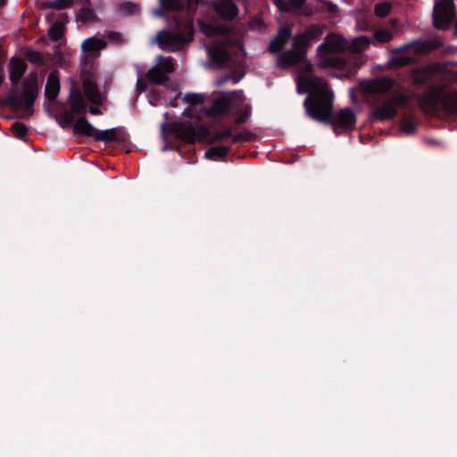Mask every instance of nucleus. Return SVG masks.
I'll use <instances>...</instances> for the list:
<instances>
[{"label":"nucleus","mask_w":457,"mask_h":457,"mask_svg":"<svg viewBox=\"0 0 457 457\" xmlns=\"http://www.w3.org/2000/svg\"><path fill=\"white\" fill-rule=\"evenodd\" d=\"M322 34L320 26L310 27L305 33L294 37L293 49L284 53L278 58V65L286 69L293 65H301L303 74L296 79L297 92L308 93L304 101L307 114L319 121H328L332 111V94L325 81L311 74V64L305 60L304 47L312 40Z\"/></svg>","instance_id":"obj_1"},{"label":"nucleus","mask_w":457,"mask_h":457,"mask_svg":"<svg viewBox=\"0 0 457 457\" xmlns=\"http://www.w3.org/2000/svg\"><path fill=\"white\" fill-rule=\"evenodd\" d=\"M37 95V83L34 76H29L24 82L23 93L21 96H9L4 104L15 111L23 112V116L32 114V105Z\"/></svg>","instance_id":"obj_2"},{"label":"nucleus","mask_w":457,"mask_h":457,"mask_svg":"<svg viewBox=\"0 0 457 457\" xmlns=\"http://www.w3.org/2000/svg\"><path fill=\"white\" fill-rule=\"evenodd\" d=\"M420 104L429 111L457 112V91L453 89L431 91L423 97Z\"/></svg>","instance_id":"obj_3"},{"label":"nucleus","mask_w":457,"mask_h":457,"mask_svg":"<svg viewBox=\"0 0 457 457\" xmlns=\"http://www.w3.org/2000/svg\"><path fill=\"white\" fill-rule=\"evenodd\" d=\"M349 49V43L342 37L337 35H329L326 40L318 47V54L320 57L324 56L323 60L320 61L321 67L333 66L341 67L345 64V61L339 57L326 56L331 53L341 52Z\"/></svg>","instance_id":"obj_4"},{"label":"nucleus","mask_w":457,"mask_h":457,"mask_svg":"<svg viewBox=\"0 0 457 457\" xmlns=\"http://www.w3.org/2000/svg\"><path fill=\"white\" fill-rule=\"evenodd\" d=\"M191 40V35L188 32L186 36H180L178 33L162 30L153 39L159 47L167 52H176L180 50L187 42Z\"/></svg>","instance_id":"obj_5"},{"label":"nucleus","mask_w":457,"mask_h":457,"mask_svg":"<svg viewBox=\"0 0 457 457\" xmlns=\"http://www.w3.org/2000/svg\"><path fill=\"white\" fill-rule=\"evenodd\" d=\"M174 70L171 57L158 55L154 66L146 72V78L154 84H162L168 80V75L172 73Z\"/></svg>","instance_id":"obj_6"},{"label":"nucleus","mask_w":457,"mask_h":457,"mask_svg":"<svg viewBox=\"0 0 457 457\" xmlns=\"http://www.w3.org/2000/svg\"><path fill=\"white\" fill-rule=\"evenodd\" d=\"M407 103V97L403 95H396L384 101L374 108L372 116L378 120H390L396 114L397 109Z\"/></svg>","instance_id":"obj_7"},{"label":"nucleus","mask_w":457,"mask_h":457,"mask_svg":"<svg viewBox=\"0 0 457 457\" xmlns=\"http://www.w3.org/2000/svg\"><path fill=\"white\" fill-rule=\"evenodd\" d=\"M454 14L453 0L436 2L433 10V20L436 28L447 29L453 21Z\"/></svg>","instance_id":"obj_8"},{"label":"nucleus","mask_w":457,"mask_h":457,"mask_svg":"<svg viewBox=\"0 0 457 457\" xmlns=\"http://www.w3.org/2000/svg\"><path fill=\"white\" fill-rule=\"evenodd\" d=\"M244 101V95L241 91H233L219 95L213 103L212 112L214 114H220L228 110V108H237L238 104Z\"/></svg>","instance_id":"obj_9"},{"label":"nucleus","mask_w":457,"mask_h":457,"mask_svg":"<svg viewBox=\"0 0 457 457\" xmlns=\"http://www.w3.org/2000/svg\"><path fill=\"white\" fill-rule=\"evenodd\" d=\"M420 43H411L405 45L395 50L390 58V64L393 66H403L415 59V54L422 50Z\"/></svg>","instance_id":"obj_10"},{"label":"nucleus","mask_w":457,"mask_h":457,"mask_svg":"<svg viewBox=\"0 0 457 457\" xmlns=\"http://www.w3.org/2000/svg\"><path fill=\"white\" fill-rule=\"evenodd\" d=\"M356 117L353 112L349 109L345 108L342 111H340L333 119V125L335 127V129L337 130L338 128L343 129H352L353 128L355 124Z\"/></svg>","instance_id":"obj_11"},{"label":"nucleus","mask_w":457,"mask_h":457,"mask_svg":"<svg viewBox=\"0 0 457 457\" xmlns=\"http://www.w3.org/2000/svg\"><path fill=\"white\" fill-rule=\"evenodd\" d=\"M393 86V81L386 78H380L367 81L362 85L364 91L370 94H380L386 92Z\"/></svg>","instance_id":"obj_12"},{"label":"nucleus","mask_w":457,"mask_h":457,"mask_svg":"<svg viewBox=\"0 0 457 457\" xmlns=\"http://www.w3.org/2000/svg\"><path fill=\"white\" fill-rule=\"evenodd\" d=\"M106 43L104 39L92 37L84 40L81 44L82 52L87 56H96L101 50L105 48Z\"/></svg>","instance_id":"obj_13"},{"label":"nucleus","mask_w":457,"mask_h":457,"mask_svg":"<svg viewBox=\"0 0 457 457\" xmlns=\"http://www.w3.org/2000/svg\"><path fill=\"white\" fill-rule=\"evenodd\" d=\"M216 12L225 20L234 19L238 10L237 5L231 0H220L214 5Z\"/></svg>","instance_id":"obj_14"},{"label":"nucleus","mask_w":457,"mask_h":457,"mask_svg":"<svg viewBox=\"0 0 457 457\" xmlns=\"http://www.w3.org/2000/svg\"><path fill=\"white\" fill-rule=\"evenodd\" d=\"M25 71L26 63L21 57L13 56L11 58L9 63V77L12 83H18Z\"/></svg>","instance_id":"obj_15"},{"label":"nucleus","mask_w":457,"mask_h":457,"mask_svg":"<svg viewBox=\"0 0 457 457\" xmlns=\"http://www.w3.org/2000/svg\"><path fill=\"white\" fill-rule=\"evenodd\" d=\"M84 93L88 101L95 104H101L104 100V96L98 91L95 80L91 78L84 80Z\"/></svg>","instance_id":"obj_16"},{"label":"nucleus","mask_w":457,"mask_h":457,"mask_svg":"<svg viewBox=\"0 0 457 457\" xmlns=\"http://www.w3.org/2000/svg\"><path fill=\"white\" fill-rule=\"evenodd\" d=\"M173 130L178 137L187 142H195L198 137L195 128L189 123L174 124Z\"/></svg>","instance_id":"obj_17"},{"label":"nucleus","mask_w":457,"mask_h":457,"mask_svg":"<svg viewBox=\"0 0 457 457\" xmlns=\"http://www.w3.org/2000/svg\"><path fill=\"white\" fill-rule=\"evenodd\" d=\"M292 35V29L285 26L281 28L277 36L271 40L270 44V50L271 52H277L283 47V46L287 43V41L290 38Z\"/></svg>","instance_id":"obj_18"},{"label":"nucleus","mask_w":457,"mask_h":457,"mask_svg":"<svg viewBox=\"0 0 457 457\" xmlns=\"http://www.w3.org/2000/svg\"><path fill=\"white\" fill-rule=\"evenodd\" d=\"M210 58L216 63L220 64L228 59V50L223 44H219L208 48Z\"/></svg>","instance_id":"obj_19"},{"label":"nucleus","mask_w":457,"mask_h":457,"mask_svg":"<svg viewBox=\"0 0 457 457\" xmlns=\"http://www.w3.org/2000/svg\"><path fill=\"white\" fill-rule=\"evenodd\" d=\"M60 90L59 79L55 73H50L46 86V96L49 99H54Z\"/></svg>","instance_id":"obj_20"},{"label":"nucleus","mask_w":457,"mask_h":457,"mask_svg":"<svg viewBox=\"0 0 457 457\" xmlns=\"http://www.w3.org/2000/svg\"><path fill=\"white\" fill-rule=\"evenodd\" d=\"M76 133L94 137L96 129L85 118L79 119L74 124Z\"/></svg>","instance_id":"obj_21"},{"label":"nucleus","mask_w":457,"mask_h":457,"mask_svg":"<svg viewBox=\"0 0 457 457\" xmlns=\"http://www.w3.org/2000/svg\"><path fill=\"white\" fill-rule=\"evenodd\" d=\"M370 43L371 40L367 37H359L354 38L351 44H349V49L353 53H361L368 48Z\"/></svg>","instance_id":"obj_22"},{"label":"nucleus","mask_w":457,"mask_h":457,"mask_svg":"<svg viewBox=\"0 0 457 457\" xmlns=\"http://www.w3.org/2000/svg\"><path fill=\"white\" fill-rule=\"evenodd\" d=\"M199 25H200L201 31L208 37L223 35L227 31L224 27H217V26L204 23L203 21H199Z\"/></svg>","instance_id":"obj_23"},{"label":"nucleus","mask_w":457,"mask_h":457,"mask_svg":"<svg viewBox=\"0 0 457 457\" xmlns=\"http://www.w3.org/2000/svg\"><path fill=\"white\" fill-rule=\"evenodd\" d=\"M94 138L97 141H104V142L117 140L116 129H105V130H97L96 129Z\"/></svg>","instance_id":"obj_24"},{"label":"nucleus","mask_w":457,"mask_h":457,"mask_svg":"<svg viewBox=\"0 0 457 457\" xmlns=\"http://www.w3.org/2000/svg\"><path fill=\"white\" fill-rule=\"evenodd\" d=\"M228 146H216L205 153V157L213 161L221 160L228 153Z\"/></svg>","instance_id":"obj_25"},{"label":"nucleus","mask_w":457,"mask_h":457,"mask_svg":"<svg viewBox=\"0 0 457 457\" xmlns=\"http://www.w3.org/2000/svg\"><path fill=\"white\" fill-rule=\"evenodd\" d=\"M71 105L75 113H80L85 111V104L81 95L79 92H72L71 95Z\"/></svg>","instance_id":"obj_26"},{"label":"nucleus","mask_w":457,"mask_h":457,"mask_svg":"<svg viewBox=\"0 0 457 457\" xmlns=\"http://www.w3.org/2000/svg\"><path fill=\"white\" fill-rule=\"evenodd\" d=\"M237 110V123H244L250 116L251 114V107L248 104H245V100L238 104V107L236 108Z\"/></svg>","instance_id":"obj_27"},{"label":"nucleus","mask_w":457,"mask_h":457,"mask_svg":"<svg viewBox=\"0 0 457 457\" xmlns=\"http://www.w3.org/2000/svg\"><path fill=\"white\" fill-rule=\"evenodd\" d=\"M72 4L71 0H54L42 3L44 8H55L58 10L66 9Z\"/></svg>","instance_id":"obj_28"},{"label":"nucleus","mask_w":457,"mask_h":457,"mask_svg":"<svg viewBox=\"0 0 457 457\" xmlns=\"http://www.w3.org/2000/svg\"><path fill=\"white\" fill-rule=\"evenodd\" d=\"M160 4L164 10H181L184 8V3L180 0H159Z\"/></svg>","instance_id":"obj_29"},{"label":"nucleus","mask_w":457,"mask_h":457,"mask_svg":"<svg viewBox=\"0 0 457 457\" xmlns=\"http://www.w3.org/2000/svg\"><path fill=\"white\" fill-rule=\"evenodd\" d=\"M95 20V13L89 7H83L77 15V21L81 22H88Z\"/></svg>","instance_id":"obj_30"},{"label":"nucleus","mask_w":457,"mask_h":457,"mask_svg":"<svg viewBox=\"0 0 457 457\" xmlns=\"http://www.w3.org/2000/svg\"><path fill=\"white\" fill-rule=\"evenodd\" d=\"M63 34V25L61 22H54L49 29V36L52 40L56 41Z\"/></svg>","instance_id":"obj_31"},{"label":"nucleus","mask_w":457,"mask_h":457,"mask_svg":"<svg viewBox=\"0 0 457 457\" xmlns=\"http://www.w3.org/2000/svg\"><path fill=\"white\" fill-rule=\"evenodd\" d=\"M139 6L134 3H124L120 5V12L126 15H132L137 13Z\"/></svg>","instance_id":"obj_32"},{"label":"nucleus","mask_w":457,"mask_h":457,"mask_svg":"<svg viewBox=\"0 0 457 457\" xmlns=\"http://www.w3.org/2000/svg\"><path fill=\"white\" fill-rule=\"evenodd\" d=\"M204 96L202 94H196V93H188L187 94L183 100L186 103L191 104H198L204 102Z\"/></svg>","instance_id":"obj_33"},{"label":"nucleus","mask_w":457,"mask_h":457,"mask_svg":"<svg viewBox=\"0 0 457 457\" xmlns=\"http://www.w3.org/2000/svg\"><path fill=\"white\" fill-rule=\"evenodd\" d=\"M392 38V33L386 29L377 31L374 36V39L380 43L389 42Z\"/></svg>","instance_id":"obj_34"},{"label":"nucleus","mask_w":457,"mask_h":457,"mask_svg":"<svg viewBox=\"0 0 457 457\" xmlns=\"http://www.w3.org/2000/svg\"><path fill=\"white\" fill-rule=\"evenodd\" d=\"M391 6L388 3H380L375 6V13L378 17H386L390 12Z\"/></svg>","instance_id":"obj_35"},{"label":"nucleus","mask_w":457,"mask_h":457,"mask_svg":"<svg viewBox=\"0 0 457 457\" xmlns=\"http://www.w3.org/2000/svg\"><path fill=\"white\" fill-rule=\"evenodd\" d=\"M12 129L14 135L19 138L23 137L27 133L26 127L22 123H20V122L14 123L12 127Z\"/></svg>","instance_id":"obj_36"},{"label":"nucleus","mask_w":457,"mask_h":457,"mask_svg":"<svg viewBox=\"0 0 457 457\" xmlns=\"http://www.w3.org/2000/svg\"><path fill=\"white\" fill-rule=\"evenodd\" d=\"M401 129L405 134L411 135L415 130V125L412 121L405 120H403L401 124Z\"/></svg>","instance_id":"obj_37"},{"label":"nucleus","mask_w":457,"mask_h":457,"mask_svg":"<svg viewBox=\"0 0 457 457\" xmlns=\"http://www.w3.org/2000/svg\"><path fill=\"white\" fill-rule=\"evenodd\" d=\"M137 71V88L139 91V93H142L145 90V86L142 82V72L143 68H141L139 65L135 66Z\"/></svg>","instance_id":"obj_38"},{"label":"nucleus","mask_w":457,"mask_h":457,"mask_svg":"<svg viewBox=\"0 0 457 457\" xmlns=\"http://www.w3.org/2000/svg\"><path fill=\"white\" fill-rule=\"evenodd\" d=\"M232 135V132H231V129H226L222 131H220L218 133H216L215 137H214V139L215 140H222L226 137H228Z\"/></svg>","instance_id":"obj_39"},{"label":"nucleus","mask_w":457,"mask_h":457,"mask_svg":"<svg viewBox=\"0 0 457 457\" xmlns=\"http://www.w3.org/2000/svg\"><path fill=\"white\" fill-rule=\"evenodd\" d=\"M427 76V71H424L422 73H417L414 77V82L415 83H422Z\"/></svg>","instance_id":"obj_40"},{"label":"nucleus","mask_w":457,"mask_h":457,"mask_svg":"<svg viewBox=\"0 0 457 457\" xmlns=\"http://www.w3.org/2000/svg\"><path fill=\"white\" fill-rule=\"evenodd\" d=\"M326 7H327L328 12H337V6L332 3H327Z\"/></svg>","instance_id":"obj_41"},{"label":"nucleus","mask_w":457,"mask_h":457,"mask_svg":"<svg viewBox=\"0 0 457 457\" xmlns=\"http://www.w3.org/2000/svg\"><path fill=\"white\" fill-rule=\"evenodd\" d=\"M28 59L31 62H37L39 60V55L37 53H31L28 54Z\"/></svg>","instance_id":"obj_42"},{"label":"nucleus","mask_w":457,"mask_h":457,"mask_svg":"<svg viewBox=\"0 0 457 457\" xmlns=\"http://www.w3.org/2000/svg\"><path fill=\"white\" fill-rule=\"evenodd\" d=\"M448 71L453 75L454 79L457 80V65H450Z\"/></svg>","instance_id":"obj_43"},{"label":"nucleus","mask_w":457,"mask_h":457,"mask_svg":"<svg viewBox=\"0 0 457 457\" xmlns=\"http://www.w3.org/2000/svg\"><path fill=\"white\" fill-rule=\"evenodd\" d=\"M89 111H90V112H91V113H93V114H100V113H101L100 109H99L98 107H96V106H91V107L89 108Z\"/></svg>","instance_id":"obj_44"},{"label":"nucleus","mask_w":457,"mask_h":457,"mask_svg":"<svg viewBox=\"0 0 457 457\" xmlns=\"http://www.w3.org/2000/svg\"><path fill=\"white\" fill-rule=\"evenodd\" d=\"M200 2H201V0H188L187 5H188L189 8H193V5L195 4H198Z\"/></svg>","instance_id":"obj_45"},{"label":"nucleus","mask_w":457,"mask_h":457,"mask_svg":"<svg viewBox=\"0 0 457 457\" xmlns=\"http://www.w3.org/2000/svg\"><path fill=\"white\" fill-rule=\"evenodd\" d=\"M275 3L279 9H281V10L285 9L283 0H275Z\"/></svg>","instance_id":"obj_46"},{"label":"nucleus","mask_w":457,"mask_h":457,"mask_svg":"<svg viewBox=\"0 0 457 457\" xmlns=\"http://www.w3.org/2000/svg\"><path fill=\"white\" fill-rule=\"evenodd\" d=\"M154 16H162L163 14V11L162 9H157L153 12Z\"/></svg>","instance_id":"obj_47"},{"label":"nucleus","mask_w":457,"mask_h":457,"mask_svg":"<svg viewBox=\"0 0 457 457\" xmlns=\"http://www.w3.org/2000/svg\"><path fill=\"white\" fill-rule=\"evenodd\" d=\"M229 79H230V77H225L222 80L219 81L218 84L221 85L222 83H224L225 81L228 80Z\"/></svg>","instance_id":"obj_48"},{"label":"nucleus","mask_w":457,"mask_h":457,"mask_svg":"<svg viewBox=\"0 0 457 457\" xmlns=\"http://www.w3.org/2000/svg\"><path fill=\"white\" fill-rule=\"evenodd\" d=\"M240 139V136L239 135H237V136H234L233 137V141H238Z\"/></svg>","instance_id":"obj_49"},{"label":"nucleus","mask_w":457,"mask_h":457,"mask_svg":"<svg viewBox=\"0 0 457 457\" xmlns=\"http://www.w3.org/2000/svg\"><path fill=\"white\" fill-rule=\"evenodd\" d=\"M191 112H192L191 109H187V111H185L184 114L185 115H191V113H190Z\"/></svg>","instance_id":"obj_50"},{"label":"nucleus","mask_w":457,"mask_h":457,"mask_svg":"<svg viewBox=\"0 0 457 457\" xmlns=\"http://www.w3.org/2000/svg\"><path fill=\"white\" fill-rule=\"evenodd\" d=\"M5 4V0H0V7Z\"/></svg>","instance_id":"obj_51"},{"label":"nucleus","mask_w":457,"mask_h":457,"mask_svg":"<svg viewBox=\"0 0 457 457\" xmlns=\"http://www.w3.org/2000/svg\"><path fill=\"white\" fill-rule=\"evenodd\" d=\"M303 2V0H296L297 4H301Z\"/></svg>","instance_id":"obj_52"},{"label":"nucleus","mask_w":457,"mask_h":457,"mask_svg":"<svg viewBox=\"0 0 457 457\" xmlns=\"http://www.w3.org/2000/svg\"><path fill=\"white\" fill-rule=\"evenodd\" d=\"M240 79H234V84L237 83L239 81Z\"/></svg>","instance_id":"obj_53"},{"label":"nucleus","mask_w":457,"mask_h":457,"mask_svg":"<svg viewBox=\"0 0 457 457\" xmlns=\"http://www.w3.org/2000/svg\"><path fill=\"white\" fill-rule=\"evenodd\" d=\"M164 128H165V123H162V129H164Z\"/></svg>","instance_id":"obj_54"}]
</instances>
